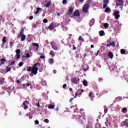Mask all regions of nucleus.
Returning a JSON list of instances; mask_svg holds the SVG:
<instances>
[{
    "mask_svg": "<svg viewBox=\"0 0 128 128\" xmlns=\"http://www.w3.org/2000/svg\"><path fill=\"white\" fill-rule=\"evenodd\" d=\"M37 66H40V63L36 62L33 67L29 66L27 69V72H32L33 74H38V68L36 67Z\"/></svg>",
    "mask_w": 128,
    "mask_h": 128,
    "instance_id": "nucleus-1",
    "label": "nucleus"
},
{
    "mask_svg": "<svg viewBox=\"0 0 128 128\" xmlns=\"http://www.w3.org/2000/svg\"><path fill=\"white\" fill-rule=\"evenodd\" d=\"M72 84H80V78H78L74 77L71 79Z\"/></svg>",
    "mask_w": 128,
    "mask_h": 128,
    "instance_id": "nucleus-2",
    "label": "nucleus"
},
{
    "mask_svg": "<svg viewBox=\"0 0 128 128\" xmlns=\"http://www.w3.org/2000/svg\"><path fill=\"white\" fill-rule=\"evenodd\" d=\"M56 26H58V24H56V23L54 22H51L50 25L48 26V29L50 30H52L54 28H56Z\"/></svg>",
    "mask_w": 128,
    "mask_h": 128,
    "instance_id": "nucleus-3",
    "label": "nucleus"
},
{
    "mask_svg": "<svg viewBox=\"0 0 128 128\" xmlns=\"http://www.w3.org/2000/svg\"><path fill=\"white\" fill-rule=\"evenodd\" d=\"M72 12H74V8H72V6L69 7L68 12L65 14V16H72Z\"/></svg>",
    "mask_w": 128,
    "mask_h": 128,
    "instance_id": "nucleus-4",
    "label": "nucleus"
},
{
    "mask_svg": "<svg viewBox=\"0 0 128 128\" xmlns=\"http://www.w3.org/2000/svg\"><path fill=\"white\" fill-rule=\"evenodd\" d=\"M124 0H116V6H124Z\"/></svg>",
    "mask_w": 128,
    "mask_h": 128,
    "instance_id": "nucleus-5",
    "label": "nucleus"
},
{
    "mask_svg": "<svg viewBox=\"0 0 128 128\" xmlns=\"http://www.w3.org/2000/svg\"><path fill=\"white\" fill-rule=\"evenodd\" d=\"M80 16V11L78 10H76L73 14L71 16V18H74V16Z\"/></svg>",
    "mask_w": 128,
    "mask_h": 128,
    "instance_id": "nucleus-6",
    "label": "nucleus"
},
{
    "mask_svg": "<svg viewBox=\"0 0 128 128\" xmlns=\"http://www.w3.org/2000/svg\"><path fill=\"white\" fill-rule=\"evenodd\" d=\"M90 8V5L88 4H86L84 5L83 8V11L84 12H88V8Z\"/></svg>",
    "mask_w": 128,
    "mask_h": 128,
    "instance_id": "nucleus-7",
    "label": "nucleus"
},
{
    "mask_svg": "<svg viewBox=\"0 0 128 128\" xmlns=\"http://www.w3.org/2000/svg\"><path fill=\"white\" fill-rule=\"evenodd\" d=\"M125 126L128 128V120L126 119L124 122H122L121 123V126Z\"/></svg>",
    "mask_w": 128,
    "mask_h": 128,
    "instance_id": "nucleus-8",
    "label": "nucleus"
},
{
    "mask_svg": "<svg viewBox=\"0 0 128 128\" xmlns=\"http://www.w3.org/2000/svg\"><path fill=\"white\" fill-rule=\"evenodd\" d=\"M16 59L17 60H18L20 58V49H18V50H16Z\"/></svg>",
    "mask_w": 128,
    "mask_h": 128,
    "instance_id": "nucleus-9",
    "label": "nucleus"
},
{
    "mask_svg": "<svg viewBox=\"0 0 128 128\" xmlns=\"http://www.w3.org/2000/svg\"><path fill=\"white\" fill-rule=\"evenodd\" d=\"M110 0H103V8H106L108 7V4H109Z\"/></svg>",
    "mask_w": 128,
    "mask_h": 128,
    "instance_id": "nucleus-10",
    "label": "nucleus"
},
{
    "mask_svg": "<svg viewBox=\"0 0 128 128\" xmlns=\"http://www.w3.org/2000/svg\"><path fill=\"white\" fill-rule=\"evenodd\" d=\"M114 15L115 16L116 18L118 20L120 16V12L118 11H115L114 12Z\"/></svg>",
    "mask_w": 128,
    "mask_h": 128,
    "instance_id": "nucleus-11",
    "label": "nucleus"
},
{
    "mask_svg": "<svg viewBox=\"0 0 128 128\" xmlns=\"http://www.w3.org/2000/svg\"><path fill=\"white\" fill-rule=\"evenodd\" d=\"M21 36V40L22 42H24L26 40V35L24 34H22V35H18V38H20Z\"/></svg>",
    "mask_w": 128,
    "mask_h": 128,
    "instance_id": "nucleus-12",
    "label": "nucleus"
},
{
    "mask_svg": "<svg viewBox=\"0 0 128 128\" xmlns=\"http://www.w3.org/2000/svg\"><path fill=\"white\" fill-rule=\"evenodd\" d=\"M106 46L109 47V46H116V43L114 42H110L109 44H106Z\"/></svg>",
    "mask_w": 128,
    "mask_h": 128,
    "instance_id": "nucleus-13",
    "label": "nucleus"
},
{
    "mask_svg": "<svg viewBox=\"0 0 128 128\" xmlns=\"http://www.w3.org/2000/svg\"><path fill=\"white\" fill-rule=\"evenodd\" d=\"M51 46L54 50H58V46L54 42H51Z\"/></svg>",
    "mask_w": 128,
    "mask_h": 128,
    "instance_id": "nucleus-14",
    "label": "nucleus"
},
{
    "mask_svg": "<svg viewBox=\"0 0 128 128\" xmlns=\"http://www.w3.org/2000/svg\"><path fill=\"white\" fill-rule=\"evenodd\" d=\"M52 4V1L48 0L46 4H45L46 8H50V6Z\"/></svg>",
    "mask_w": 128,
    "mask_h": 128,
    "instance_id": "nucleus-15",
    "label": "nucleus"
},
{
    "mask_svg": "<svg viewBox=\"0 0 128 128\" xmlns=\"http://www.w3.org/2000/svg\"><path fill=\"white\" fill-rule=\"evenodd\" d=\"M6 58H3L2 59L0 60V66H2V64H4V62H6Z\"/></svg>",
    "mask_w": 128,
    "mask_h": 128,
    "instance_id": "nucleus-16",
    "label": "nucleus"
},
{
    "mask_svg": "<svg viewBox=\"0 0 128 128\" xmlns=\"http://www.w3.org/2000/svg\"><path fill=\"white\" fill-rule=\"evenodd\" d=\"M32 46H36V48H36V50H38V48H40V46H38V44H36V43H33L32 44Z\"/></svg>",
    "mask_w": 128,
    "mask_h": 128,
    "instance_id": "nucleus-17",
    "label": "nucleus"
},
{
    "mask_svg": "<svg viewBox=\"0 0 128 128\" xmlns=\"http://www.w3.org/2000/svg\"><path fill=\"white\" fill-rule=\"evenodd\" d=\"M108 56L110 58H114V54H112V52H109L108 53Z\"/></svg>",
    "mask_w": 128,
    "mask_h": 128,
    "instance_id": "nucleus-18",
    "label": "nucleus"
},
{
    "mask_svg": "<svg viewBox=\"0 0 128 128\" xmlns=\"http://www.w3.org/2000/svg\"><path fill=\"white\" fill-rule=\"evenodd\" d=\"M94 19H92L90 21V26H94Z\"/></svg>",
    "mask_w": 128,
    "mask_h": 128,
    "instance_id": "nucleus-19",
    "label": "nucleus"
},
{
    "mask_svg": "<svg viewBox=\"0 0 128 128\" xmlns=\"http://www.w3.org/2000/svg\"><path fill=\"white\" fill-rule=\"evenodd\" d=\"M99 34L100 36H104L105 34H104V30H100L99 32Z\"/></svg>",
    "mask_w": 128,
    "mask_h": 128,
    "instance_id": "nucleus-20",
    "label": "nucleus"
},
{
    "mask_svg": "<svg viewBox=\"0 0 128 128\" xmlns=\"http://www.w3.org/2000/svg\"><path fill=\"white\" fill-rule=\"evenodd\" d=\"M50 56L52 58H54V56H56V52H54V51H52V50H51L50 52Z\"/></svg>",
    "mask_w": 128,
    "mask_h": 128,
    "instance_id": "nucleus-21",
    "label": "nucleus"
},
{
    "mask_svg": "<svg viewBox=\"0 0 128 128\" xmlns=\"http://www.w3.org/2000/svg\"><path fill=\"white\" fill-rule=\"evenodd\" d=\"M122 112L126 114V112H128V108H122Z\"/></svg>",
    "mask_w": 128,
    "mask_h": 128,
    "instance_id": "nucleus-22",
    "label": "nucleus"
},
{
    "mask_svg": "<svg viewBox=\"0 0 128 128\" xmlns=\"http://www.w3.org/2000/svg\"><path fill=\"white\" fill-rule=\"evenodd\" d=\"M14 40H11L10 44V48H12V46H14Z\"/></svg>",
    "mask_w": 128,
    "mask_h": 128,
    "instance_id": "nucleus-23",
    "label": "nucleus"
},
{
    "mask_svg": "<svg viewBox=\"0 0 128 128\" xmlns=\"http://www.w3.org/2000/svg\"><path fill=\"white\" fill-rule=\"evenodd\" d=\"M82 84L84 86H88V82L86 80H83Z\"/></svg>",
    "mask_w": 128,
    "mask_h": 128,
    "instance_id": "nucleus-24",
    "label": "nucleus"
},
{
    "mask_svg": "<svg viewBox=\"0 0 128 128\" xmlns=\"http://www.w3.org/2000/svg\"><path fill=\"white\" fill-rule=\"evenodd\" d=\"M86 128H92V124H89L86 125Z\"/></svg>",
    "mask_w": 128,
    "mask_h": 128,
    "instance_id": "nucleus-25",
    "label": "nucleus"
},
{
    "mask_svg": "<svg viewBox=\"0 0 128 128\" xmlns=\"http://www.w3.org/2000/svg\"><path fill=\"white\" fill-rule=\"evenodd\" d=\"M2 42L3 44H6V37L4 36Z\"/></svg>",
    "mask_w": 128,
    "mask_h": 128,
    "instance_id": "nucleus-26",
    "label": "nucleus"
},
{
    "mask_svg": "<svg viewBox=\"0 0 128 128\" xmlns=\"http://www.w3.org/2000/svg\"><path fill=\"white\" fill-rule=\"evenodd\" d=\"M48 108H54V105H52V104H49L48 106Z\"/></svg>",
    "mask_w": 128,
    "mask_h": 128,
    "instance_id": "nucleus-27",
    "label": "nucleus"
},
{
    "mask_svg": "<svg viewBox=\"0 0 128 128\" xmlns=\"http://www.w3.org/2000/svg\"><path fill=\"white\" fill-rule=\"evenodd\" d=\"M23 106L24 110H26L28 108V106L26 103H23Z\"/></svg>",
    "mask_w": 128,
    "mask_h": 128,
    "instance_id": "nucleus-28",
    "label": "nucleus"
},
{
    "mask_svg": "<svg viewBox=\"0 0 128 128\" xmlns=\"http://www.w3.org/2000/svg\"><path fill=\"white\" fill-rule=\"evenodd\" d=\"M24 28H22L20 32V33L19 34H18V36H22V34H24Z\"/></svg>",
    "mask_w": 128,
    "mask_h": 128,
    "instance_id": "nucleus-29",
    "label": "nucleus"
},
{
    "mask_svg": "<svg viewBox=\"0 0 128 128\" xmlns=\"http://www.w3.org/2000/svg\"><path fill=\"white\" fill-rule=\"evenodd\" d=\"M83 70H84V72H86L88 70V66H85L83 68Z\"/></svg>",
    "mask_w": 128,
    "mask_h": 128,
    "instance_id": "nucleus-30",
    "label": "nucleus"
},
{
    "mask_svg": "<svg viewBox=\"0 0 128 128\" xmlns=\"http://www.w3.org/2000/svg\"><path fill=\"white\" fill-rule=\"evenodd\" d=\"M110 8H106L105 10V12H110Z\"/></svg>",
    "mask_w": 128,
    "mask_h": 128,
    "instance_id": "nucleus-31",
    "label": "nucleus"
},
{
    "mask_svg": "<svg viewBox=\"0 0 128 128\" xmlns=\"http://www.w3.org/2000/svg\"><path fill=\"white\" fill-rule=\"evenodd\" d=\"M42 10V8H37V10L36 12H35L36 14H38V12H40V10Z\"/></svg>",
    "mask_w": 128,
    "mask_h": 128,
    "instance_id": "nucleus-32",
    "label": "nucleus"
},
{
    "mask_svg": "<svg viewBox=\"0 0 128 128\" xmlns=\"http://www.w3.org/2000/svg\"><path fill=\"white\" fill-rule=\"evenodd\" d=\"M120 52L122 54H126V50H124V49H122L120 50Z\"/></svg>",
    "mask_w": 128,
    "mask_h": 128,
    "instance_id": "nucleus-33",
    "label": "nucleus"
},
{
    "mask_svg": "<svg viewBox=\"0 0 128 128\" xmlns=\"http://www.w3.org/2000/svg\"><path fill=\"white\" fill-rule=\"evenodd\" d=\"M104 28H108V23L104 24Z\"/></svg>",
    "mask_w": 128,
    "mask_h": 128,
    "instance_id": "nucleus-34",
    "label": "nucleus"
},
{
    "mask_svg": "<svg viewBox=\"0 0 128 128\" xmlns=\"http://www.w3.org/2000/svg\"><path fill=\"white\" fill-rule=\"evenodd\" d=\"M49 62H50V64H54V59L53 58H50L49 60Z\"/></svg>",
    "mask_w": 128,
    "mask_h": 128,
    "instance_id": "nucleus-35",
    "label": "nucleus"
},
{
    "mask_svg": "<svg viewBox=\"0 0 128 128\" xmlns=\"http://www.w3.org/2000/svg\"><path fill=\"white\" fill-rule=\"evenodd\" d=\"M6 69H7V72H10V70H12V68L10 67H9V66H7L6 67Z\"/></svg>",
    "mask_w": 128,
    "mask_h": 128,
    "instance_id": "nucleus-36",
    "label": "nucleus"
},
{
    "mask_svg": "<svg viewBox=\"0 0 128 128\" xmlns=\"http://www.w3.org/2000/svg\"><path fill=\"white\" fill-rule=\"evenodd\" d=\"M104 114H107L108 113V108H104Z\"/></svg>",
    "mask_w": 128,
    "mask_h": 128,
    "instance_id": "nucleus-37",
    "label": "nucleus"
},
{
    "mask_svg": "<svg viewBox=\"0 0 128 128\" xmlns=\"http://www.w3.org/2000/svg\"><path fill=\"white\" fill-rule=\"evenodd\" d=\"M48 22V19H46V18H44L43 20V22H44V24H46Z\"/></svg>",
    "mask_w": 128,
    "mask_h": 128,
    "instance_id": "nucleus-38",
    "label": "nucleus"
},
{
    "mask_svg": "<svg viewBox=\"0 0 128 128\" xmlns=\"http://www.w3.org/2000/svg\"><path fill=\"white\" fill-rule=\"evenodd\" d=\"M78 40H82V42H84V38H82V36H80Z\"/></svg>",
    "mask_w": 128,
    "mask_h": 128,
    "instance_id": "nucleus-39",
    "label": "nucleus"
},
{
    "mask_svg": "<svg viewBox=\"0 0 128 128\" xmlns=\"http://www.w3.org/2000/svg\"><path fill=\"white\" fill-rule=\"evenodd\" d=\"M35 106H38V108H40V101H38V103H36V104H35Z\"/></svg>",
    "mask_w": 128,
    "mask_h": 128,
    "instance_id": "nucleus-40",
    "label": "nucleus"
},
{
    "mask_svg": "<svg viewBox=\"0 0 128 128\" xmlns=\"http://www.w3.org/2000/svg\"><path fill=\"white\" fill-rule=\"evenodd\" d=\"M23 65H24V62H20L18 64L19 66H22Z\"/></svg>",
    "mask_w": 128,
    "mask_h": 128,
    "instance_id": "nucleus-41",
    "label": "nucleus"
},
{
    "mask_svg": "<svg viewBox=\"0 0 128 128\" xmlns=\"http://www.w3.org/2000/svg\"><path fill=\"white\" fill-rule=\"evenodd\" d=\"M4 79H1L0 80V84H4Z\"/></svg>",
    "mask_w": 128,
    "mask_h": 128,
    "instance_id": "nucleus-42",
    "label": "nucleus"
},
{
    "mask_svg": "<svg viewBox=\"0 0 128 128\" xmlns=\"http://www.w3.org/2000/svg\"><path fill=\"white\" fill-rule=\"evenodd\" d=\"M44 122H46V124H48L50 121L48 120V119L46 118L44 120Z\"/></svg>",
    "mask_w": 128,
    "mask_h": 128,
    "instance_id": "nucleus-43",
    "label": "nucleus"
},
{
    "mask_svg": "<svg viewBox=\"0 0 128 128\" xmlns=\"http://www.w3.org/2000/svg\"><path fill=\"white\" fill-rule=\"evenodd\" d=\"M67 3H68V1H66V0H63L62 1L63 4H66Z\"/></svg>",
    "mask_w": 128,
    "mask_h": 128,
    "instance_id": "nucleus-44",
    "label": "nucleus"
},
{
    "mask_svg": "<svg viewBox=\"0 0 128 128\" xmlns=\"http://www.w3.org/2000/svg\"><path fill=\"white\" fill-rule=\"evenodd\" d=\"M30 54L28 53L26 54V58H30Z\"/></svg>",
    "mask_w": 128,
    "mask_h": 128,
    "instance_id": "nucleus-45",
    "label": "nucleus"
},
{
    "mask_svg": "<svg viewBox=\"0 0 128 128\" xmlns=\"http://www.w3.org/2000/svg\"><path fill=\"white\" fill-rule=\"evenodd\" d=\"M24 104H28L29 102L28 101L26 100L25 102H24Z\"/></svg>",
    "mask_w": 128,
    "mask_h": 128,
    "instance_id": "nucleus-46",
    "label": "nucleus"
},
{
    "mask_svg": "<svg viewBox=\"0 0 128 128\" xmlns=\"http://www.w3.org/2000/svg\"><path fill=\"white\" fill-rule=\"evenodd\" d=\"M80 113L82 114H84V109H80Z\"/></svg>",
    "mask_w": 128,
    "mask_h": 128,
    "instance_id": "nucleus-47",
    "label": "nucleus"
},
{
    "mask_svg": "<svg viewBox=\"0 0 128 128\" xmlns=\"http://www.w3.org/2000/svg\"><path fill=\"white\" fill-rule=\"evenodd\" d=\"M32 18H34V16H30L29 17V20H32Z\"/></svg>",
    "mask_w": 128,
    "mask_h": 128,
    "instance_id": "nucleus-48",
    "label": "nucleus"
},
{
    "mask_svg": "<svg viewBox=\"0 0 128 128\" xmlns=\"http://www.w3.org/2000/svg\"><path fill=\"white\" fill-rule=\"evenodd\" d=\"M39 122L38 120H35V124H38Z\"/></svg>",
    "mask_w": 128,
    "mask_h": 128,
    "instance_id": "nucleus-49",
    "label": "nucleus"
},
{
    "mask_svg": "<svg viewBox=\"0 0 128 128\" xmlns=\"http://www.w3.org/2000/svg\"><path fill=\"white\" fill-rule=\"evenodd\" d=\"M40 58L44 59V58H46V56H40Z\"/></svg>",
    "mask_w": 128,
    "mask_h": 128,
    "instance_id": "nucleus-50",
    "label": "nucleus"
},
{
    "mask_svg": "<svg viewBox=\"0 0 128 128\" xmlns=\"http://www.w3.org/2000/svg\"><path fill=\"white\" fill-rule=\"evenodd\" d=\"M78 93H76V94H75L74 96V98H76V96H78Z\"/></svg>",
    "mask_w": 128,
    "mask_h": 128,
    "instance_id": "nucleus-51",
    "label": "nucleus"
},
{
    "mask_svg": "<svg viewBox=\"0 0 128 128\" xmlns=\"http://www.w3.org/2000/svg\"><path fill=\"white\" fill-rule=\"evenodd\" d=\"M16 64V61H14V62H12L10 64V66H12V64Z\"/></svg>",
    "mask_w": 128,
    "mask_h": 128,
    "instance_id": "nucleus-52",
    "label": "nucleus"
},
{
    "mask_svg": "<svg viewBox=\"0 0 128 128\" xmlns=\"http://www.w3.org/2000/svg\"><path fill=\"white\" fill-rule=\"evenodd\" d=\"M32 86V84L28 83L26 84V86Z\"/></svg>",
    "mask_w": 128,
    "mask_h": 128,
    "instance_id": "nucleus-53",
    "label": "nucleus"
},
{
    "mask_svg": "<svg viewBox=\"0 0 128 128\" xmlns=\"http://www.w3.org/2000/svg\"><path fill=\"white\" fill-rule=\"evenodd\" d=\"M66 88V84H64L63 85V88Z\"/></svg>",
    "mask_w": 128,
    "mask_h": 128,
    "instance_id": "nucleus-54",
    "label": "nucleus"
},
{
    "mask_svg": "<svg viewBox=\"0 0 128 128\" xmlns=\"http://www.w3.org/2000/svg\"><path fill=\"white\" fill-rule=\"evenodd\" d=\"M89 96L90 98H92V93H90V94H89Z\"/></svg>",
    "mask_w": 128,
    "mask_h": 128,
    "instance_id": "nucleus-55",
    "label": "nucleus"
},
{
    "mask_svg": "<svg viewBox=\"0 0 128 128\" xmlns=\"http://www.w3.org/2000/svg\"><path fill=\"white\" fill-rule=\"evenodd\" d=\"M74 98H72L70 99V102H72V100H74Z\"/></svg>",
    "mask_w": 128,
    "mask_h": 128,
    "instance_id": "nucleus-56",
    "label": "nucleus"
},
{
    "mask_svg": "<svg viewBox=\"0 0 128 128\" xmlns=\"http://www.w3.org/2000/svg\"><path fill=\"white\" fill-rule=\"evenodd\" d=\"M90 48H94V46L93 44H92V45L90 46Z\"/></svg>",
    "mask_w": 128,
    "mask_h": 128,
    "instance_id": "nucleus-57",
    "label": "nucleus"
},
{
    "mask_svg": "<svg viewBox=\"0 0 128 128\" xmlns=\"http://www.w3.org/2000/svg\"><path fill=\"white\" fill-rule=\"evenodd\" d=\"M84 0H79V2H84Z\"/></svg>",
    "mask_w": 128,
    "mask_h": 128,
    "instance_id": "nucleus-58",
    "label": "nucleus"
},
{
    "mask_svg": "<svg viewBox=\"0 0 128 128\" xmlns=\"http://www.w3.org/2000/svg\"><path fill=\"white\" fill-rule=\"evenodd\" d=\"M100 52V50H98L96 52V56H98V53Z\"/></svg>",
    "mask_w": 128,
    "mask_h": 128,
    "instance_id": "nucleus-59",
    "label": "nucleus"
},
{
    "mask_svg": "<svg viewBox=\"0 0 128 128\" xmlns=\"http://www.w3.org/2000/svg\"><path fill=\"white\" fill-rule=\"evenodd\" d=\"M17 84H20V81L19 80H18Z\"/></svg>",
    "mask_w": 128,
    "mask_h": 128,
    "instance_id": "nucleus-60",
    "label": "nucleus"
},
{
    "mask_svg": "<svg viewBox=\"0 0 128 128\" xmlns=\"http://www.w3.org/2000/svg\"><path fill=\"white\" fill-rule=\"evenodd\" d=\"M69 90H70V92H72V88H70Z\"/></svg>",
    "mask_w": 128,
    "mask_h": 128,
    "instance_id": "nucleus-61",
    "label": "nucleus"
},
{
    "mask_svg": "<svg viewBox=\"0 0 128 128\" xmlns=\"http://www.w3.org/2000/svg\"><path fill=\"white\" fill-rule=\"evenodd\" d=\"M76 50V47H74V48H73V50Z\"/></svg>",
    "mask_w": 128,
    "mask_h": 128,
    "instance_id": "nucleus-62",
    "label": "nucleus"
},
{
    "mask_svg": "<svg viewBox=\"0 0 128 128\" xmlns=\"http://www.w3.org/2000/svg\"><path fill=\"white\" fill-rule=\"evenodd\" d=\"M81 92H84V90H81Z\"/></svg>",
    "mask_w": 128,
    "mask_h": 128,
    "instance_id": "nucleus-63",
    "label": "nucleus"
},
{
    "mask_svg": "<svg viewBox=\"0 0 128 128\" xmlns=\"http://www.w3.org/2000/svg\"><path fill=\"white\" fill-rule=\"evenodd\" d=\"M23 86H26V84H23Z\"/></svg>",
    "mask_w": 128,
    "mask_h": 128,
    "instance_id": "nucleus-64",
    "label": "nucleus"
}]
</instances>
